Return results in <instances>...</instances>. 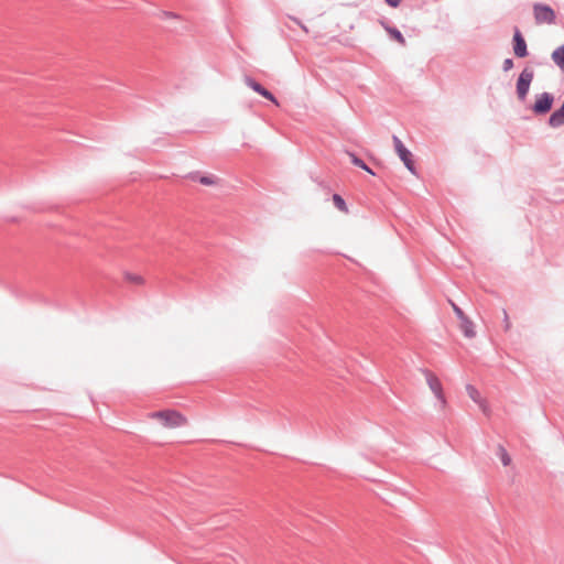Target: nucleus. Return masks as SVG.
Segmentation results:
<instances>
[{"label":"nucleus","mask_w":564,"mask_h":564,"mask_svg":"<svg viewBox=\"0 0 564 564\" xmlns=\"http://www.w3.org/2000/svg\"><path fill=\"white\" fill-rule=\"evenodd\" d=\"M534 79V69L531 66H524L516 82V94L519 101L527 100L531 84Z\"/></svg>","instance_id":"obj_1"},{"label":"nucleus","mask_w":564,"mask_h":564,"mask_svg":"<svg viewBox=\"0 0 564 564\" xmlns=\"http://www.w3.org/2000/svg\"><path fill=\"white\" fill-rule=\"evenodd\" d=\"M152 416L160 419L165 427H180L186 423V417L175 410L158 411Z\"/></svg>","instance_id":"obj_2"},{"label":"nucleus","mask_w":564,"mask_h":564,"mask_svg":"<svg viewBox=\"0 0 564 564\" xmlns=\"http://www.w3.org/2000/svg\"><path fill=\"white\" fill-rule=\"evenodd\" d=\"M533 17L536 24H553L556 21V13L554 9L546 3L533 4Z\"/></svg>","instance_id":"obj_3"},{"label":"nucleus","mask_w":564,"mask_h":564,"mask_svg":"<svg viewBox=\"0 0 564 564\" xmlns=\"http://www.w3.org/2000/svg\"><path fill=\"white\" fill-rule=\"evenodd\" d=\"M553 104L554 95L544 91L535 96V101L530 106V109L535 116H544L551 111Z\"/></svg>","instance_id":"obj_4"},{"label":"nucleus","mask_w":564,"mask_h":564,"mask_svg":"<svg viewBox=\"0 0 564 564\" xmlns=\"http://www.w3.org/2000/svg\"><path fill=\"white\" fill-rule=\"evenodd\" d=\"M393 143L395 152L400 160L403 162L404 166L409 170V172L415 175L416 167L412 152L403 144V142L397 135H393Z\"/></svg>","instance_id":"obj_5"},{"label":"nucleus","mask_w":564,"mask_h":564,"mask_svg":"<svg viewBox=\"0 0 564 564\" xmlns=\"http://www.w3.org/2000/svg\"><path fill=\"white\" fill-rule=\"evenodd\" d=\"M512 51L516 57L524 58L529 55V50L527 45V41L519 30V28H514L513 36H512Z\"/></svg>","instance_id":"obj_6"},{"label":"nucleus","mask_w":564,"mask_h":564,"mask_svg":"<svg viewBox=\"0 0 564 564\" xmlns=\"http://www.w3.org/2000/svg\"><path fill=\"white\" fill-rule=\"evenodd\" d=\"M245 82L248 87H250L253 91L259 94L261 97L265 98L267 100L271 101L274 105H279V101L276 97L264 86H262L259 82H257L251 76H246Z\"/></svg>","instance_id":"obj_7"},{"label":"nucleus","mask_w":564,"mask_h":564,"mask_svg":"<svg viewBox=\"0 0 564 564\" xmlns=\"http://www.w3.org/2000/svg\"><path fill=\"white\" fill-rule=\"evenodd\" d=\"M425 376H426V382H427L430 389L432 390V392L434 393L436 399L440 400L444 404L445 397H444L443 387H442L440 379L429 370H425Z\"/></svg>","instance_id":"obj_8"},{"label":"nucleus","mask_w":564,"mask_h":564,"mask_svg":"<svg viewBox=\"0 0 564 564\" xmlns=\"http://www.w3.org/2000/svg\"><path fill=\"white\" fill-rule=\"evenodd\" d=\"M547 123L552 128H558L564 124V101L551 113Z\"/></svg>","instance_id":"obj_9"},{"label":"nucleus","mask_w":564,"mask_h":564,"mask_svg":"<svg viewBox=\"0 0 564 564\" xmlns=\"http://www.w3.org/2000/svg\"><path fill=\"white\" fill-rule=\"evenodd\" d=\"M381 24H382L383 29L387 31V33L389 34L391 40L398 42L399 44H401L403 46L406 44L405 37L403 36V34L397 26L390 25L389 23H386V22H381Z\"/></svg>","instance_id":"obj_10"},{"label":"nucleus","mask_w":564,"mask_h":564,"mask_svg":"<svg viewBox=\"0 0 564 564\" xmlns=\"http://www.w3.org/2000/svg\"><path fill=\"white\" fill-rule=\"evenodd\" d=\"M188 177L194 181L198 182L202 185L210 186L216 184L217 178L214 175H200L199 172H192L188 174Z\"/></svg>","instance_id":"obj_11"},{"label":"nucleus","mask_w":564,"mask_h":564,"mask_svg":"<svg viewBox=\"0 0 564 564\" xmlns=\"http://www.w3.org/2000/svg\"><path fill=\"white\" fill-rule=\"evenodd\" d=\"M460 322V330L467 338H474L476 336L475 325L473 321L467 316L463 318Z\"/></svg>","instance_id":"obj_12"},{"label":"nucleus","mask_w":564,"mask_h":564,"mask_svg":"<svg viewBox=\"0 0 564 564\" xmlns=\"http://www.w3.org/2000/svg\"><path fill=\"white\" fill-rule=\"evenodd\" d=\"M551 58L553 63L564 73V44L560 45L552 52Z\"/></svg>","instance_id":"obj_13"},{"label":"nucleus","mask_w":564,"mask_h":564,"mask_svg":"<svg viewBox=\"0 0 564 564\" xmlns=\"http://www.w3.org/2000/svg\"><path fill=\"white\" fill-rule=\"evenodd\" d=\"M332 199L337 209H339L340 212H345V213L348 212L346 200L343 198L341 195L335 193V194H333Z\"/></svg>","instance_id":"obj_14"},{"label":"nucleus","mask_w":564,"mask_h":564,"mask_svg":"<svg viewBox=\"0 0 564 564\" xmlns=\"http://www.w3.org/2000/svg\"><path fill=\"white\" fill-rule=\"evenodd\" d=\"M497 455L500 458L503 466H509L511 463V457L507 449L502 445H498Z\"/></svg>","instance_id":"obj_15"},{"label":"nucleus","mask_w":564,"mask_h":564,"mask_svg":"<svg viewBox=\"0 0 564 564\" xmlns=\"http://www.w3.org/2000/svg\"><path fill=\"white\" fill-rule=\"evenodd\" d=\"M348 156L350 158L351 164H354L357 167H364L366 166V162L360 159L355 152L347 151Z\"/></svg>","instance_id":"obj_16"},{"label":"nucleus","mask_w":564,"mask_h":564,"mask_svg":"<svg viewBox=\"0 0 564 564\" xmlns=\"http://www.w3.org/2000/svg\"><path fill=\"white\" fill-rule=\"evenodd\" d=\"M466 391H467L468 395L470 397V399H473L475 402L478 401L479 392L474 386L467 384Z\"/></svg>","instance_id":"obj_17"},{"label":"nucleus","mask_w":564,"mask_h":564,"mask_svg":"<svg viewBox=\"0 0 564 564\" xmlns=\"http://www.w3.org/2000/svg\"><path fill=\"white\" fill-rule=\"evenodd\" d=\"M126 280L135 284H141L143 282L142 276L129 272L126 273Z\"/></svg>","instance_id":"obj_18"},{"label":"nucleus","mask_w":564,"mask_h":564,"mask_svg":"<svg viewBox=\"0 0 564 564\" xmlns=\"http://www.w3.org/2000/svg\"><path fill=\"white\" fill-rule=\"evenodd\" d=\"M452 306H453V311H454L456 317L459 321H462L463 318L467 317V315L464 313V311L458 305H456L455 303H452Z\"/></svg>","instance_id":"obj_19"},{"label":"nucleus","mask_w":564,"mask_h":564,"mask_svg":"<svg viewBox=\"0 0 564 564\" xmlns=\"http://www.w3.org/2000/svg\"><path fill=\"white\" fill-rule=\"evenodd\" d=\"M513 66H514V62H513V59H512V58H510V57L506 58V59L502 62V70H503V72H506V73H507V72H509V70H511V69L513 68Z\"/></svg>","instance_id":"obj_20"},{"label":"nucleus","mask_w":564,"mask_h":564,"mask_svg":"<svg viewBox=\"0 0 564 564\" xmlns=\"http://www.w3.org/2000/svg\"><path fill=\"white\" fill-rule=\"evenodd\" d=\"M391 8H398L403 0H384Z\"/></svg>","instance_id":"obj_21"},{"label":"nucleus","mask_w":564,"mask_h":564,"mask_svg":"<svg viewBox=\"0 0 564 564\" xmlns=\"http://www.w3.org/2000/svg\"><path fill=\"white\" fill-rule=\"evenodd\" d=\"M361 170L366 171L367 173L375 175L373 170L366 163V166L360 167Z\"/></svg>","instance_id":"obj_22"},{"label":"nucleus","mask_w":564,"mask_h":564,"mask_svg":"<svg viewBox=\"0 0 564 564\" xmlns=\"http://www.w3.org/2000/svg\"><path fill=\"white\" fill-rule=\"evenodd\" d=\"M503 315H505V328L506 329H509L510 327V323H509V319H508V314L506 311H503Z\"/></svg>","instance_id":"obj_23"},{"label":"nucleus","mask_w":564,"mask_h":564,"mask_svg":"<svg viewBox=\"0 0 564 564\" xmlns=\"http://www.w3.org/2000/svg\"><path fill=\"white\" fill-rule=\"evenodd\" d=\"M163 14H164L165 17H173V18H177V15H176V14H174V13H172V12H167V11H164V12H163Z\"/></svg>","instance_id":"obj_24"},{"label":"nucleus","mask_w":564,"mask_h":564,"mask_svg":"<svg viewBox=\"0 0 564 564\" xmlns=\"http://www.w3.org/2000/svg\"><path fill=\"white\" fill-rule=\"evenodd\" d=\"M299 24L305 32H307V28L304 24H302L301 22H299Z\"/></svg>","instance_id":"obj_25"}]
</instances>
